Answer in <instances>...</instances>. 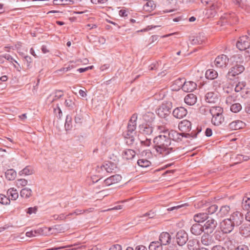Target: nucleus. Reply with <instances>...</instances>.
I'll return each instance as SVG.
<instances>
[{
    "label": "nucleus",
    "instance_id": "1",
    "mask_svg": "<svg viewBox=\"0 0 250 250\" xmlns=\"http://www.w3.org/2000/svg\"><path fill=\"white\" fill-rule=\"evenodd\" d=\"M153 147L156 151L163 156H167L176 150L173 144L166 133L160 134L155 137L153 139Z\"/></svg>",
    "mask_w": 250,
    "mask_h": 250
},
{
    "label": "nucleus",
    "instance_id": "2",
    "mask_svg": "<svg viewBox=\"0 0 250 250\" xmlns=\"http://www.w3.org/2000/svg\"><path fill=\"white\" fill-rule=\"evenodd\" d=\"M158 128L163 133H166L171 141V140H173L178 142L181 141L183 137L195 138L197 134L201 131V128L200 127H197L196 130H193L190 133L184 132L178 133L173 130H168L167 129H165V127L163 126H159Z\"/></svg>",
    "mask_w": 250,
    "mask_h": 250
},
{
    "label": "nucleus",
    "instance_id": "3",
    "mask_svg": "<svg viewBox=\"0 0 250 250\" xmlns=\"http://www.w3.org/2000/svg\"><path fill=\"white\" fill-rule=\"evenodd\" d=\"M181 82L179 87H181L182 90L186 92H190L196 89L197 84L192 81H186L185 78H178L175 83L179 84Z\"/></svg>",
    "mask_w": 250,
    "mask_h": 250
},
{
    "label": "nucleus",
    "instance_id": "4",
    "mask_svg": "<svg viewBox=\"0 0 250 250\" xmlns=\"http://www.w3.org/2000/svg\"><path fill=\"white\" fill-rule=\"evenodd\" d=\"M237 62V61L236 63L229 69L226 75L227 79L233 80L236 76L241 74L244 71V66L242 64H238Z\"/></svg>",
    "mask_w": 250,
    "mask_h": 250
},
{
    "label": "nucleus",
    "instance_id": "5",
    "mask_svg": "<svg viewBox=\"0 0 250 250\" xmlns=\"http://www.w3.org/2000/svg\"><path fill=\"white\" fill-rule=\"evenodd\" d=\"M171 108V103H163L156 109V113L160 117L165 118L170 114Z\"/></svg>",
    "mask_w": 250,
    "mask_h": 250
},
{
    "label": "nucleus",
    "instance_id": "6",
    "mask_svg": "<svg viewBox=\"0 0 250 250\" xmlns=\"http://www.w3.org/2000/svg\"><path fill=\"white\" fill-rule=\"evenodd\" d=\"M250 46V39L247 36H243L239 39L236 43V47L240 50H245Z\"/></svg>",
    "mask_w": 250,
    "mask_h": 250
},
{
    "label": "nucleus",
    "instance_id": "7",
    "mask_svg": "<svg viewBox=\"0 0 250 250\" xmlns=\"http://www.w3.org/2000/svg\"><path fill=\"white\" fill-rule=\"evenodd\" d=\"M51 229V228L44 227L42 228H39L36 230L26 232V236L27 237H31L35 236L37 234L40 235H47L49 234L50 231Z\"/></svg>",
    "mask_w": 250,
    "mask_h": 250
},
{
    "label": "nucleus",
    "instance_id": "8",
    "mask_svg": "<svg viewBox=\"0 0 250 250\" xmlns=\"http://www.w3.org/2000/svg\"><path fill=\"white\" fill-rule=\"evenodd\" d=\"M229 219L232 222L235 227H238L242 224L244 221L243 214L239 211H235L232 213Z\"/></svg>",
    "mask_w": 250,
    "mask_h": 250
},
{
    "label": "nucleus",
    "instance_id": "9",
    "mask_svg": "<svg viewBox=\"0 0 250 250\" xmlns=\"http://www.w3.org/2000/svg\"><path fill=\"white\" fill-rule=\"evenodd\" d=\"M229 61V58L226 55L222 54L216 58L214 63L216 67L224 68L228 65Z\"/></svg>",
    "mask_w": 250,
    "mask_h": 250
},
{
    "label": "nucleus",
    "instance_id": "10",
    "mask_svg": "<svg viewBox=\"0 0 250 250\" xmlns=\"http://www.w3.org/2000/svg\"><path fill=\"white\" fill-rule=\"evenodd\" d=\"M235 227L229 218L224 219L221 223V228L225 233H229L234 229Z\"/></svg>",
    "mask_w": 250,
    "mask_h": 250
},
{
    "label": "nucleus",
    "instance_id": "11",
    "mask_svg": "<svg viewBox=\"0 0 250 250\" xmlns=\"http://www.w3.org/2000/svg\"><path fill=\"white\" fill-rule=\"evenodd\" d=\"M176 242L180 246L184 245L188 240V235L186 231L183 230L179 231L176 235Z\"/></svg>",
    "mask_w": 250,
    "mask_h": 250
},
{
    "label": "nucleus",
    "instance_id": "12",
    "mask_svg": "<svg viewBox=\"0 0 250 250\" xmlns=\"http://www.w3.org/2000/svg\"><path fill=\"white\" fill-rule=\"evenodd\" d=\"M121 180L122 176L121 175L119 174L112 175L104 180L102 187L109 186L113 184L117 183L121 181Z\"/></svg>",
    "mask_w": 250,
    "mask_h": 250
},
{
    "label": "nucleus",
    "instance_id": "13",
    "mask_svg": "<svg viewBox=\"0 0 250 250\" xmlns=\"http://www.w3.org/2000/svg\"><path fill=\"white\" fill-rule=\"evenodd\" d=\"M221 4L218 2L213 3L210 6L209 9L207 10L206 14L208 15V18L214 17L217 11L219 10Z\"/></svg>",
    "mask_w": 250,
    "mask_h": 250
},
{
    "label": "nucleus",
    "instance_id": "14",
    "mask_svg": "<svg viewBox=\"0 0 250 250\" xmlns=\"http://www.w3.org/2000/svg\"><path fill=\"white\" fill-rule=\"evenodd\" d=\"M139 132L144 135H150L153 132V127L149 125L144 124L139 126Z\"/></svg>",
    "mask_w": 250,
    "mask_h": 250
},
{
    "label": "nucleus",
    "instance_id": "15",
    "mask_svg": "<svg viewBox=\"0 0 250 250\" xmlns=\"http://www.w3.org/2000/svg\"><path fill=\"white\" fill-rule=\"evenodd\" d=\"M172 114L174 117L182 119L187 114V110L184 107H178L173 110Z\"/></svg>",
    "mask_w": 250,
    "mask_h": 250
},
{
    "label": "nucleus",
    "instance_id": "16",
    "mask_svg": "<svg viewBox=\"0 0 250 250\" xmlns=\"http://www.w3.org/2000/svg\"><path fill=\"white\" fill-rule=\"evenodd\" d=\"M246 126V124L240 120H235L231 122L228 125L229 129L232 130H238L243 128Z\"/></svg>",
    "mask_w": 250,
    "mask_h": 250
},
{
    "label": "nucleus",
    "instance_id": "17",
    "mask_svg": "<svg viewBox=\"0 0 250 250\" xmlns=\"http://www.w3.org/2000/svg\"><path fill=\"white\" fill-rule=\"evenodd\" d=\"M171 237L170 234L167 232H162L159 236V242L162 245L166 246L170 244Z\"/></svg>",
    "mask_w": 250,
    "mask_h": 250
},
{
    "label": "nucleus",
    "instance_id": "18",
    "mask_svg": "<svg viewBox=\"0 0 250 250\" xmlns=\"http://www.w3.org/2000/svg\"><path fill=\"white\" fill-rule=\"evenodd\" d=\"M178 127L182 132H188L191 129V123L187 120H184L179 124Z\"/></svg>",
    "mask_w": 250,
    "mask_h": 250
},
{
    "label": "nucleus",
    "instance_id": "19",
    "mask_svg": "<svg viewBox=\"0 0 250 250\" xmlns=\"http://www.w3.org/2000/svg\"><path fill=\"white\" fill-rule=\"evenodd\" d=\"M204 227L199 223L193 224L190 229L191 233L196 236L200 235L204 231Z\"/></svg>",
    "mask_w": 250,
    "mask_h": 250
},
{
    "label": "nucleus",
    "instance_id": "20",
    "mask_svg": "<svg viewBox=\"0 0 250 250\" xmlns=\"http://www.w3.org/2000/svg\"><path fill=\"white\" fill-rule=\"evenodd\" d=\"M217 226V222L213 219L208 220L204 224V228L208 230V232L211 233Z\"/></svg>",
    "mask_w": 250,
    "mask_h": 250
},
{
    "label": "nucleus",
    "instance_id": "21",
    "mask_svg": "<svg viewBox=\"0 0 250 250\" xmlns=\"http://www.w3.org/2000/svg\"><path fill=\"white\" fill-rule=\"evenodd\" d=\"M230 209L229 206L227 205L222 206L216 212V215L218 218L224 217L229 213Z\"/></svg>",
    "mask_w": 250,
    "mask_h": 250
},
{
    "label": "nucleus",
    "instance_id": "22",
    "mask_svg": "<svg viewBox=\"0 0 250 250\" xmlns=\"http://www.w3.org/2000/svg\"><path fill=\"white\" fill-rule=\"evenodd\" d=\"M201 243L205 246L211 245L214 243V241L211 235L208 233H204L201 237Z\"/></svg>",
    "mask_w": 250,
    "mask_h": 250
},
{
    "label": "nucleus",
    "instance_id": "23",
    "mask_svg": "<svg viewBox=\"0 0 250 250\" xmlns=\"http://www.w3.org/2000/svg\"><path fill=\"white\" fill-rule=\"evenodd\" d=\"M193 218L196 223H202L208 219V215L206 212H200L194 214Z\"/></svg>",
    "mask_w": 250,
    "mask_h": 250
},
{
    "label": "nucleus",
    "instance_id": "24",
    "mask_svg": "<svg viewBox=\"0 0 250 250\" xmlns=\"http://www.w3.org/2000/svg\"><path fill=\"white\" fill-rule=\"evenodd\" d=\"M225 82L223 78H219L218 79L214 80L212 83L213 88L215 90H218L224 86Z\"/></svg>",
    "mask_w": 250,
    "mask_h": 250
},
{
    "label": "nucleus",
    "instance_id": "25",
    "mask_svg": "<svg viewBox=\"0 0 250 250\" xmlns=\"http://www.w3.org/2000/svg\"><path fill=\"white\" fill-rule=\"evenodd\" d=\"M186 104L189 105H194L197 102L196 96L193 94H188L184 99Z\"/></svg>",
    "mask_w": 250,
    "mask_h": 250
},
{
    "label": "nucleus",
    "instance_id": "26",
    "mask_svg": "<svg viewBox=\"0 0 250 250\" xmlns=\"http://www.w3.org/2000/svg\"><path fill=\"white\" fill-rule=\"evenodd\" d=\"M205 100L208 103H215L218 101V98L216 94L213 92H209L206 94Z\"/></svg>",
    "mask_w": 250,
    "mask_h": 250
},
{
    "label": "nucleus",
    "instance_id": "27",
    "mask_svg": "<svg viewBox=\"0 0 250 250\" xmlns=\"http://www.w3.org/2000/svg\"><path fill=\"white\" fill-rule=\"evenodd\" d=\"M187 247L189 250H200L199 242L195 239L189 240L188 243Z\"/></svg>",
    "mask_w": 250,
    "mask_h": 250
},
{
    "label": "nucleus",
    "instance_id": "28",
    "mask_svg": "<svg viewBox=\"0 0 250 250\" xmlns=\"http://www.w3.org/2000/svg\"><path fill=\"white\" fill-rule=\"evenodd\" d=\"M240 233L246 237L250 234V224H244L239 228Z\"/></svg>",
    "mask_w": 250,
    "mask_h": 250
},
{
    "label": "nucleus",
    "instance_id": "29",
    "mask_svg": "<svg viewBox=\"0 0 250 250\" xmlns=\"http://www.w3.org/2000/svg\"><path fill=\"white\" fill-rule=\"evenodd\" d=\"M115 167V165L111 162L105 163L100 167V168L102 171L105 170L108 173L112 172Z\"/></svg>",
    "mask_w": 250,
    "mask_h": 250
},
{
    "label": "nucleus",
    "instance_id": "30",
    "mask_svg": "<svg viewBox=\"0 0 250 250\" xmlns=\"http://www.w3.org/2000/svg\"><path fill=\"white\" fill-rule=\"evenodd\" d=\"M146 1V3L144 5V10L148 12H151L154 10L156 7V4L154 0H147Z\"/></svg>",
    "mask_w": 250,
    "mask_h": 250
},
{
    "label": "nucleus",
    "instance_id": "31",
    "mask_svg": "<svg viewBox=\"0 0 250 250\" xmlns=\"http://www.w3.org/2000/svg\"><path fill=\"white\" fill-rule=\"evenodd\" d=\"M242 205L244 209L248 210L250 209V193H247L244 196Z\"/></svg>",
    "mask_w": 250,
    "mask_h": 250
},
{
    "label": "nucleus",
    "instance_id": "32",
    "mask_svg": "<svg viewBox=\"0 0 250 250\" xmlns=\"http://www.w3.org/2000/svg\"><path fill=\"white\" fill-rule=\"evenodd\" d=\"M224 120V117L222 114H218L216 116H214L212 117L211 123L215 125H220Z\"/></svg>",
    "mask_w": 250,
    "mask_h": 250
},
{
    "label": "nucleus",
    "instance_id": "33",
    "mask_svg": "<svg viewBox=\"0 0 250 250\" xmlns=\"http://www.w3.org/2000/svg\"><path fill=\"white\" fill-rule=\"evenodd\" d=\"M136 154V152L132 149H128L125 150L123 152V157L126 160H131Z\"/></svg>",
    "mask_w": 250,
    "mask_h": 250
},
{
    "label": "nucleus",
    "instance_id": "34",
    "mask_svg": "<svg viewBox=\"0 0 250 250\" xmlns=\"http://www.w3.org/2000/svg\"><path fill=\"white\" fill-rule=\"evenodd\" d=\"M218 75L217 72L212 69L207 70L205 74L206 78L208 80H214L217 78Z\"/></svg>",
    "mask_w": 250,
    "mask_h": 250
},
{
    "label": "nucleus",
    "instance_id": "35",
    "mask_svg": "<svg viewBox=\"0 0 250 250\" xmlns=\"http://www.w3.org/2000/svg\"><path fill=\"white\" fill-rule=\"evenodd\" d=\"M32 195V190L28 188H22L20 192V196L24 199L30 198Z\"/></svg>",
    "mask_w": 250,
    "mask_h": 250
},
{
    "label": "nucleus",
    "instance_id": "36",
    "mask_svg": "<svg viewBox=\"0 0 250 250\" xmlns=\"http://www.w3.org/2000/svg\"><path fill=\"white\" fill-rule=\"evenodd\" d=\"M5 176L8 180H14L16 177L17 173L13 169H10L5 172Z\"/></svg>",
    "mask_w": 250,
    "mask_h": 250
},
{
    "label": "nucleus",
    "instance_id": "37",
    "mask_svg": "<svg viewBox=\"0 0 250 250\" xmlns=\"http://www.w3.org/2000/svg\"><path fill=\"white\" fill-rule=\"evenodd\" d=\"M8 197H11V199L16 200L19 197V194L16 189L10 188L7 191ZM9 198V197H8Z\"/></svg>",
    "mask_w": 250,
    "mask_h": 250
},
{
    "label": "nucleus",
    "instance_id": "38",
    "mask_svg": "<svg viewBox=\"0 0 250 250\" xmlns=\"http://www.w3.org/2000/svg\"><path fill=\"white\" fill-rule=\"evenodd\" d=\"M208 110L212 115V117L218 114H223V109L220 106H212Z\"/></svg>",
    "mask_w": 250,
    "mask_h": 250
},
{
    "label": "nucleus",
    "instance_id": "39",
    "mask_svg": "<svg viewBox=\"0 0 250 250\" xmlns=\"http://www.w3.org/2000/svg\"><path fill=\"white\" fill-rule=\"evenodd\" d=\"M149 250H163V245L159 241L151 242L149 246Z\"/></svg>",
    "mask_w": 250,
    "mask_h": 250
},
{
    "label": "nucleus",
    "instance_id": "40",
    "mask_svg": "<svg viewBox=\"0 0 250 250\" xmlns=\"http://www.w3.org/2000/svg\"><path fill=\"white\" fill-rule=\"evenodd\" d=\"M33 173L32 168L30 166H26L22 170L20 171L19 174L20 175H29L32 174Z\"/></svg>",
    "mask_w": 250,
    "mask_h": 250
},
{
    "label": "nucleus",
    "instance_id": "41",
    "mask_svg": "<svg viewBox=\"0 0 250 250\" xmlns=\"http://www.w3.org/2000/svg\"><path fill=\"white\" fill-rule=\"evenodd\" d=\"M74 101L75 99L74 98L69 97L65 101V106L69 107L70 109H73L75 106Z\"/></svg>",
    "mask_w": 250,
    "mask_h": 250
},
{
    "label": "nucleus",
    "instance_id": "42",
    "mask_svg": "<svg viewBox=\"0 0 250 250\" xmlns=\"http://www.w3.org/2000/svg\"><path fill=\"white\" fill-rule=\"evenodd\" d=\"M138 165L142 167H147L150 166L151 163L146 159H139L137 161Z\"/></svg>",
    "mask_w": 250,
    "mask_h": 250
},
{
    "label": "nucleus",
    "instance_id": "43",
    "mask_svg": "<svg viewBox=\"0 0 250 250\" xmlns=\"http://www.w3.org/2000/svg\"><path fill=\"white\" fill-rule=\"evenodd\" d=\"M208 214H213L218 211V206L215 204L211 205L207 208Z\"/></svg>",
    "mask_w": 250,
    "mask_h": 250
},
{
    "label": "nucleus",
    "instance_id": "44",
    "mask_svg": "<svg viewBox=\"0 0 250 250\" xmlns=\"http://www.w3.org/2000/svg\"><path fill=\"white\" fill-rule=\"evenodd\" d=\"M71 121H72V118L71 117L67 115L65 119V128L66 130H69L71 129L72 127V125H71Z\"/></svg>",
    "mask_w": 250,
    "mask_h": 250
},
{
    "label": "nucleus",
    "instance_id": "45",
    "mask_svg": "<svg viewBox=\"0 0 250 250\" xmlns=\"http://www.w3.org/2000/svg\"><path fill=\"white\" fill-rule=\"evenodd\" d=\"M242 109V106L239 103H235L230 106V110L234 113L240 111Z\"/></svg>",
    "mask_w": 250,
    "mask_h": 250
},
{
    "label": "nucleus",
    "instance_id": "46",
    "mask_svg": "<svg viewBox=\"0 0 250 250\" xmlns=\"http://www.w3.org/2000/svg\"><path fill=\"white\" fill-rule=\"evenodd\" d=\"M0 203L2 205H9L10 203V199L3 194H0Z\"/></svg>",
    "mask_w": 250,
    "mask_h": 250
},
{
    "label": "nucleus",
    "instance_id": "47",
    "mask_svg": "<svg viewBox=\"0 0 250 250\" xmlns=\"http://www.w3.org/2000/svg\"><path fill=\"white\" fill-rule=\"evenodd\" d=\"M246 86V83L244 82H239L236 85L234 90L236 92H240Z\"/></svg>",
    "mask_w": 250,
    "mask_h": 250
},
{
    "label": "nucleus",
    "instance_id": "48",
    "mask_svg": "<svg viewBox=\"0 0 250 250\" xmlns=\"http://www.w3.org/2000/svg\"><path fill=\"white\" fill-rule=\"evenodd\" d=\"M136 128V125L135 124H132V123L131 124L128 123V125H127V129L126 131L128 132L129 133H135V130Z\"/></svg>",
    "mask_w": 250,
    "mask_h": 250
},
{
    "label": "nucleus",
    "instance_id": "49",
    "mask_svg": "<svg viewBox=\"0 0 250 250\" xmlns=\"http://www.w3.org/2000/svg\"><path fill=\"white\" fill-rule=\"evenodd\" d=\"M63 96V91L62 90H57L55 92V95L53 100H52V102L56 101L60 98H62Z\"/></svg>",
    "mask_w": 250,
    "mask_h": 250
},
{
    "label": "nucleus",
    "instance_id": "50",
    "mask_svg": "<svg viewBox=\"0 0 250 250\" xmlns=\"http://www.w3.org/2000/svg\"><path fill=\"white\" fill-rule=\"evenodd\" d=\"M17 185L18 187H24L27 185L28 182L24 179H20L17 180Z\"/></svg>",
    "mask_w": 250,
    "mask_h": 250
},
{
    "label": "nucleus",
    "instance_id": "51",
    "mask_svg": "<svg viewBox=\"0 0 250 250\" xmlns=\"http://www.w3.org/2000/svg\"><path fill=\"white\" fill-rule=\"evenodd\" d=\"M68 1V0H53V3L55 5H63L69 4Z\"/></svg>",
    "mask_w": 250,
    "mask_h": 250
},
{
    "label": "nucleus",
    "instance_id": "52",
    "mask_svg": "<svg viewBox=\"0 0 250 250\" xmlns=\"http://www.w3.org/2000/svg\"><path fill=\"white\" fill-rule=\"evenodd\" d=\"M137 120V115L136 114H134L132 115L128 123H129L130 124H131V123H132V124H135L136 125Z\"/></svg>",
    "mask_w": 250,
    "mask_h": 250
},
{
    "label": "nucleus",
    "instance_id": "53",
    "mask_svg": "<svg viewBox=\"0 0 250 250\" xmlns=\"http://www.w3.org/2000/svg\"><path fill=\"white\" fill-rule=\"evenodd\" d=\"M37 211V207H30L28 208L27 213L31 214L33 213H35L36 211Z\"/></svg>",
    "mask_w": 250,
    "mask_h": 250
},
{
    "label": "nucleus",
    "instance_id": "54",
    "mask_svg": "<svg viewBox=\"0 0 250 250\" xmlns=\"http://www.w3.org/2000/svg\"><path fill=\"white\" fill-rule=\"evenodd\" d=\"M134 141H135L134 136L131 137V138H127V139H125L126 144L128 146H130V145H132L134 143Z\"/></svg>",
    "mask_w": 250,
    "mask_h": 250
},
{
    "label": "nucleus",
    "instance_id": "55",
    "mask_svg": "<svg viewBox=\"0 0 250 250\" xmlns=\"http://www.w3.org/2000/svg\"><path fill=\"white\" fill-rule=\"evenodd\" d=\"M141 143L142 145L146 146H150L151 144V140L149 139L146 138L145 141H141Z\"/></svg>",
    "mask_w": 250,
    "mask_h": 250
},
{
    "label": "nucleus",
    "instance_id": "56",
    "mask_svg": "<svg viewBox=\"0 0 250 250\" xmlns=\"http://www.w3.org/2000/svg\"><path fill=\"white\" fill-rule=\"evenodd\" d=\"M54 112L57 114V112H58V115H57V117L60 118L62 115V113L60 109V108L57 105V108H54Z\"/></svg>",
    "mask_w": 250,
    "mask_h": 250
},
{
    "label": "nucleus",
    "instance_id": "57",
    "mask_svg": "<svg viewBox=\"0 0 250 250\" xmlns=\"http://www.w3.org/2000/svg\"><path fill=\"white\" fill-rule=\"evenodd\" d=\"M109 250H122V248L120 245L116 244L112 246Z\"/></svg>",
    "mask_w": 250,
    "mask_h": 250
},
{
    "label": "nucleus",
    "instance_id": "58",
    "mask_svg": "<svg viewBox=\"0 0 250 250\" xmlns=\"http://www.w3.org/2000/svg\"><path fill=\"white\" fill-rule=\"evenodd\" d=\"M108 0H91L92 3L94 4H104Z\"/></svg>",
    "mask_w": 250,
    "mask_h": 250
},
{
    "label": "nucleus",
    "instance_id": "59",
    "mask_svg": "<svg viewBox=\"0 0 250 250\" xmlns=\"http://www.w3.org/2000/svg\"><path fill=\"white\" fill-rule=\"evenodd\" d=\"M154 216H155L154 213L153 212H152L151 211H150L149 212L145 213L143 215V217L148 216L149 218H152L154 217Z\"/></svg>",
    "mask_w": 250,
    "mask_h": 250
},
{
    "label": "nucleus",
    "instance_id": "60",
    "mask_svg": "<svg viewBox=\"0 0 250 250\" xmlns=\"http://www.w3.org/2000/svg\"><path fill=\"white\" fill-rule=\"evenodd\" d=\"M76 67V65L74 64V62H70L68 64V66L66 68V71H69L71 70L72 69L75 68Z\"/></svg>",
    "mask_w": 250,
    "mask_h": 250
},
{
    "label": "nucleus",
    "instance_id": "61",
    "mask_svg": "<svg viewBox=\"0 0 250 250\" xmlns=\"http://www.w3.org/2000/svg\"><path fill=\"white\" fill-rule=\"evenodd\" d=\"M135 133H129L127 131H125L124 133V136L125 139L131 138V137H134Z\"/></svg>",
    "mask_w": 250,
    "mask_h": 250
},
{
    "label": "nucleus",
    "instance_id": "62",
    "mask_svg": "<svg viewBox=\"0 0 250 250\" xmlns=\"http://www.w3.org/2000/svg\"><path fill=\"white\" fill-rule=\"evenodd\" d=\"M235 250H249V248L247 246L245 245H242L237 247V248Z\"/></svg>",
    "mask_w": 250,
    "mask_h": 250
},
{
    "label": "nucleus",
    "instance_id": "63",
    "mask_svg": "<svg viewBox=\"0 0 250 250\" xmlns=\"http://www.w3.org/2000/svg\"><path fill=\"white\" fill-rule=\"evenodd\" d=\"M211 250H226V249L220 245H216L212 248Z\"/></svg>",
    "mask_w": 250,
    "mask_h": 250
},
{
    "label": "nucleus",
    "instance_id": "64",
    "mask_svg": "<svg viewBox=\"0 0 250 250\" xmlns=\"http://www.w3.org/2000/svg\"><path fill=\"white\" fill-rule=\"evenodd\" d=\"M135 250H147V249L143 245H138L136 247Z\"/></svg>",
    "mask_w": 250,
    "mask_h": 250
}]
</instances>
